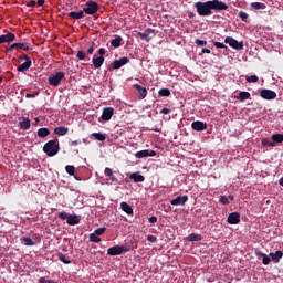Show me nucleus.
<instances>
[{
    "label": "nucleus",
    "instance_id": "nucleus-52",
    "mask_svg": "<svg viewBox=\"0 0 283 283\" xmlns=\"http://www.w3.org/2000/svg\"><path fill=\"white\" fill-rule=\"evenodd\" d=\"M97 54L99 56H105V54H107V51L105 50V48H101L98 51H97Z\"/></svg>",
    "mask_w": 283,
    "mask_h": 283
},
{
    "label": "nucleus",
    "instance_id": "nucleus-21",
    "mask_svg": "<svg viewBox=\"0 0 283 283\" xmlns=\"http://www.w3.org/2000/svg\"><path fill=\"white\" fill-rule=\"evenodd\" d=\"M32 67V60H24L20 66H18V72H28Z\"/></svg>",
    "mask_w": 283,
    "mask_h": 283
},
{
    "label": "nucleus",
    "instance_id": "nucleus-20",
    "mask_svg": "<svg viewBox=\"0 0 283 283\" xmlns=\"http://www.w3.org/2000/svg\"><path fill=\"white\" fill-rule=\"evenodd\" d=\"M270 258H271L272 262H274V264H277V263H280V260H282V258H283V252L280 250L274 253L271 252Z\"/></svg>",
    "mask_w": 283,
    "mask_h": 283
},
{
    "label": "nucleus",
    "instance_id": "nucleus-27",
    "mask_svg": "<svg viewBox=\"0 0 283 283\" xmlns=\"http://www.w3.org/2000/svg\"><path fill=\"white\" fill-rule=\"evenodd\" d=\"M202 240V237L197 233H191L187 237L188 242H200Z\"/></svg>",
    "mask_w": 283,
    "mask_h": 283
},
{
    "label": "nucleus",
    "instance_id": "nucleus-47",
    "mask_svg": "<svg viewBox=\"0 0 283 283\" xmlns=\"http://www.w3.org/2000/svg\"><path fill=\"white\" fill-rule=\"evenodd\" d=\"M195 43H196V45H199L200 48L207 45V41L200 40V39H196Z\"/></svg>",
    "mask_w": 283,
    "mask_h": 283
},
{
    "label": "nucleus",
    "instance_id": "nucleus-23",
    "mask_svg": "<svg viewBox=\"0 0 283 283\" xmlns=\"http://www.w3.org/2000/svg\"><path fill=\"white\" fill-rule=\"evenodd\" d=\"M70 19H74L75 21H78V19H85V12L82 10L80 12L71 11L69 13Z\"/></svg>",
    "mask_w": 283,
    "mask_h": 283
},
{
    "label": "nucleus",
    "instance_id": "nucleus-63",
    "mask_svg": "<svg viewBox=\"0 0 283 283\" xmlns=\"http://www.w3.org/2000/svg\"><path fill=\"white\" fill-rule=\"evenodd\" d=\"M279 185L283 187V177L279 180Z\"/></svg>",
    "mask_w": 283,
    "mask_h": 283
},
{
    "label": "nucleus",
    "instance_id": "nucleus-46",
    "mask_svg": "<svg viewBox=\"0 0 283 283\" xmlns=\"http://www.w3.org/2000/svg\"><path fill=\"white\" fill-rule=\"evenodd\" d=\"M14 48H17V43H13L10 46H7L6 54H11V52L14 51Z\"/></svg>",
    "mask_w": 283,
    "mask_h": 283
},
{
    "label": "nucleus",
    "instance_id": "nucleus-29",
    "mask_svg": "<svg viewBox=\"0 0 283 283\" xmlns=\"http://www.w3.org/2000/svg\"><path fill=\"white\" fill-rule=\"evenodd\" d=\"M49 134H50V129L49 128H40V129H38L39 138H48Z\"/></svg>",
    "mask_w": 283,
    "mask_h": 283
},
{
    "label": "nucleus",
    "instance_id": "nucleus-1",
    "mask_svg": "<svg viewBox=\"0 0 283 283\" xmlns=\"http://www.w3.org/2000/svg\"><path fill=\"white\" fill-rule=\"evenodd\" d=\"M197 14L199 17H211L214 12H220L222 10H229V6L220 0H209L206 2L198 1L195 3Z\"/></svg>",
    "mask_w": 283,
    "mask_h": 283
},
{
    "label": "nucleus",
    "instance_id": "nucleus-40",
    "mask_svg": "<svg viewBox=\"0 0 283 283\" xmlns=\"http://www.w3.org/2000/svg\"><path fill=\"white\" fill-rule=\"evenodd\" d=\"M92 136H94V138L99 142H104L106 139L105 135L102 133H93Z\"/></svg>",
    "mask_w": 283,
    "mask_h": 283
},
{
    "label": "nucleus",
    "instance_id": "nucleus-7",
    "mask_svg": "<svg viewBox=\"0 0 283 283\" xmlns=\"http://www.w3.org/2000/svg\"><path fill=\"white\" fill-rule=\"evenodd\" d=\"M137 34L143 41H147V43H149L151 41V39H154V36L156 34V30L155 29H146L144 33L138 32Z\"/></svg>",
    "mask_w": 283,
    "mask_h": 283
},
{
    "label": "nucleus",
    "instance_id": "nucleus-6",
    "mask_svg": "<svg viewBox=\"0 0 283 283\" xmlns=\"http://www.w3.org/2000/svg\"><path fill=\"white\" fill-rule=\"evenodd\" d=\"M224 43H228V45H230V48H233V50H244V42H239L232 36H227L224 39Z\"/></svg>",
    "mask_w": 283,
    "mask_h": 283
},
{
    "label": "nucleus",
    "instance_id": "nucleus-33",
    "mask_svg": "<svg viewBox=\"0 0 283 283\" xmlns=\"http://www.w3.org/2000/svg\"><path fill=\"white\" fill-rule=\"evenodd\" d=\"M158 96L169 97V96H171V91H169V88H161V90L158 91Z\"/></svg>",
    "mask_w": 283,
    "mask_h": 283
},
{
    "label": "nucleus",
    "instance_id": "nucleus-24",
    "mask_svg": "<svg viewBox=\"0 0 283 283\" xmlns=\"http://www.w3.org/2000/svg\"><path fill=\"white\" fill-rule=\"evenodd\" d=\"M120 209L128 216H134V209L132 208V206H129V203L123 201L120 203Z\"/></svg>",
    "mask_w": 283,
    "mask_h": 283
},
{
    "label": "nucleus",
    "instance_id": "nucleus-13",
    "mask_svg": "<svg viewBox=\"0 0 283 283\" xmlns=\"http://www.w3.org/2000/svg\"><path fill=\"white\" fill-rule=\"evenodd\" d=\"M112 116H114V108L113 107H106L102 112V120L107 123L108 120H112Z\"/></svg>",
    "mask_w": 283,
    "mask_h": 283
},
{
    "label": "nucleus",
    "instance_id": "nucleus-41",
    "mask_svg": "<svg viewBox=\"0 0 283 283\" xmlns=\"http://www.w3.org/2000/svg\"><path fill=\"white\" fill-rule=\"evenodd\" d=\"M90 242H95L96 244H98V242H101V238L94 233H91L88 237Z\"/></svg>",
    "mask_w": 283,
    "mask_h": 283
},
{
    "label": "nucleus",
    "instance_id": "nucleus-64",
    "mask_svg": "<svg viewBox=\"0 0 283 283\" xmlns=\"http://www.w3.org/2000/svg\"><path fill=\"white\" fill-rule=\"evenodd\" d=\"M46 283H59V282H56L54 280H48Z\"/></svg>",
    "mask_w": 283,
    "mask_h": 283
},
{
    "label": "nucleus",
    "instance_id": "nucleus-4",
    "mask_svg": "<svg viewBox=\"0 0 283 283\" xmlns=\"http://www.w3.org/2000/svg\"><path fill=\"white\" fill-rule=\"evenodd\" d=\"M98 10H101V6H98L97 2L94 0L87 1L85 4V8H83V12L85 14H91V15L96 14Z\"/></svg>",
    "mask_w": 283,
    "mask_h": 283
},
{
    "label": "nucleus",
    "instance_id": "nucleus-30",
    "mask_svg": "<svg viewBox=\"0 0 283 283\" xmlns=\"http://www.w3.org/2000/svg\"><path fill=\"white\" fill-rule=\"evenodd\" d=\"M120 43H123V38L119 35L111 41V45H113V48H120Z\"/></svg>",
    "mask_w": 283,
    "mask_h": 283
},
{
    "label": "nucleus",
    "instance_id": "nucleus-15",
    "mask_svg": "<svg viewBox=\"0 0 283 283\" xmlns=\"http://www.w3.org/2000/svg\"><path fill=\"white\" fill-rule=\"evenodd\" d=\"M189 200L188 196H179L170 201V205L172 207H178V206H185V203Z\"/></svg>",
    "mask_w": 283,
    "mask_h": 283
},
{
    "label": "nucleus",
    "instance_id": "nucleus-58",
    "mask_svg": "<svg viewBox=\"0 0 283 283\" xmlns=\"http://www.w3.org/2000/svg\"><path fill=\"white\" fill-rule=\"evenodd\" d=\"M160 114H164V115L171 114V109H169V108H163V109L160 111Z\"/></svg>",
    "mask_w": 283,
    "mask_h": 283
},
{
    "label": "nucleus",
    "instance_id": "nucleus-10",
    "mask_svg": "<svg viewBox=\"0 0 283 283\" xmlns=\"http://www.w3.org/2000/svg\"><path fill=\"white\" fill-rule=\"evenodd\" d=\"M254 255L258 258V260H260V258H263L262 264H264L265 266H269V264H271L272 259H271L270 254L268 255L266 253H264L260 250H255Z\"/></svg>",
    "mask_w": 283,
    "mask_h": 283
},
{
    "label": "nucleus",
    "instance_id": "nucleus-42",
    "mask_svg": "<svg viewBox=\"0 0 283 283\" xmlns=\"http://www.w3.org/2000/svg\"><path fill=\"white\" fill-rule=\"evenodd\" d=\"M65 171H66V174H69V176H74V171H76V168H74V166H72V165H67L65 167Z\"/></svg>",
    "mask_w": 283,
    "mask_h": 283
},
{
    "label": "nucleus",
    "instance_id": "nucleus-16",
    "mask_svg": "<svg viewBox=\"0 0 283 283\" xmlns=\"http://www.w3.org/2000/svg\"><path fill=\"white\" fill-rule=\"evenodd\" d=\"M92 63L95 70H99V67H103V63H105V57L98 56V54H95L92 59Z\"/></svg>",
    "mask_w": 283,
    "mask_h": 283
},
{
    "label": "nucleus",
    "instance_id": "nucleus-50",
    "mask_svg": "<svg viewBox=\"0 0 283 283\" xmlns=\"http://www.w3.org/2000/svg\"><path fill=\"white\" fill-rule=\"evenodd\" d=\"M104 174H105V176H107V177L109 178V177H112V175H113L114 172L112 171V168L106 167L105 170H104Z\"/></svg>",
    "mask_w": 283,
    "mask_h": 283
},
{
    "label": "nucleus",
    "instance_id": "nucleus-55",
    "mask_svg": "<svg viewBox=\"0 0 283 283\" xmlns=\"http://www.w3.org/2000/svg\"><path fill=\"white\" fill-rule=\"evenodd\" d=\"M87 54H88V55L94 54V42H93L92 45L87 49Z\"/></svg>",
    "mask_w": 283,
    "mask_h": 283
},
{
    "label": "nucleus",
    "instance_id": "nucleus-34",
    "mask_svg": "<svg viewBox=\"0 0 283 283\" xmlns=\"http://www.w3.org/2000/svg\"><path fill=\"white\" fill-rule=\"evenodd\" d=\"M18 50H23L24 52H28L30 50V45L28 43H15Z\"/></svg>",
    "mask_w": 283,
    "mask_h": 283
},
{
    "label": "nucleus",
    "instance_id": "nucleus-32",
    "mask_svg": "<svg viewBox=\"0 0 283 283\" xmlns=\"http://www.w3.org/2000/svg\"><path fill=\"white\" fill-rule=\"evenodd\" d=\"M251 8H253L254 10H265L266 4H264L262 2H252Z\"/></svg>",
    "mask_w": 283,
    "mask_h": 283
},
{
    "label": "nucleus",
    "instance_id": "nucleus-3",
    "mask_svg": "<svg viewBox=\"0 0 283 283\" xmlns=\"http://www.w3.org/2000/svg\"><path fill=\"white\" fill-rule=\"evenodd\" d=\"M63 78H65V73L63 71L56 72L55 74L49 76V85H52L53 87H59Z\"/></svg>",
    "mask_w": 283,
    "mask_h": 283
},
{
    "label": "nucleus",
    "instance_id": "nucleus-48",
    "mask_svg": "<svg viewBox=\"0 0 283 283\" xmlns=\"http://www.w3.org/2000/svg\"><path fill=\"white\" fill-rule=\"evenodd\" d=\"M216 48H220L221 50H227V45L222 42H213Z\"/></svg>",
    "mask_w": 283,
    "mask_h": 283
},
{
    "label": "nucleus",
    "instance_id": "nucleus-39",
    "mask_svg": "<svg viewBox=\"0 0 283 283\" xmlns=\"http://www.w3.org/2000/svg\"><path fill=\"white\" fill-rule=\"evenodd\" d=\"M76 57L78 59V61H85V59H87V54L85 53V51L80 50L77 51Z\"/></svg>",
    "mask_w": 283,
    "mask_h": 283
},
{
    "label": "nucleus",
    "instance_id": "nucleus-18",
    "mask_svg": "<svg viewBox=\"0 0 283 283\" xmlns=\"http://www.w3.org/2000/svg\"><path fill=\"white\" fill-rule=\"evenodd\" d=\"M191 127L195 132H205L207 129V123L197 120L191 124Z\"/></svg>",
    "mask_w": 283,
    "mask_h": 283
},
{
    "label": "nucleus",
    "instance_id": "nucleus-2",
    "mask_svg": "<svg viewBox=\"0 0 283 283\" xmlns=\"http://www.w3.org/2000/svg\"><path fill=\"white\" fill-rule=\"evenodd\" d=\"M61 150V146L59 145V140L56 139H51L43 146V151L49 156V158H52L59 154Z\"/></svg>",
    "mask_w": 283,
    "mask_h": 283
},
{
    "label": "nucleus",
    "instance_id": "nucleus-26",
    "mask_svg": "<svg viewBox=\"0 0 283 283\" xmlns=\"http://www.w3.org/2000/svg\"><path fill=\"white\" fill-rule=\"evenodd\" d=\"M129 178L130 180H134V182H145V176L136 172L132 174Z\"/></svg>",
    "mask_w": 283,
    "mask_h": 283
},
{
    "label": "nucleus",
    "instance_id": "nucleus-61",
    "mask_svg": "<svg viewBox=\"0 0 283 283\" xmlns=\"http://www.w3.org/2000/svg\"><path fill=\"white\" fill-rule=\"evenodd\" d=\"M81 144V142H78V140H73L72 143H71V145L73 146V147H76V145H80Z\"/></svg>",
    "mask_w": 283,
    "mask_h": 283
},
{
    "label": "nucleus",
    "instance_id": "nucleus-53",
    "mask_svg": "<svg viewBox=\"0 0 283 283\" xmlns=\"http://www.w3.org/2000/svg\"><path fill=\"white\" fill-rule=\"evenodd\" d=\"M27 7H28V8H36V1H33V0L29 1V2L27 3Z\"/></svg>",
    "mask_w": 283,
    "mask_h": 283
},
{
    "label": "nucleus",
    "instance_id": "nucleus-57",
    "mask_svg": "<svg viewBox=\"0 0 283 283\" xmlns=\"http://www.w3.org/2000/svg\"><path fill=\"white\" fill-rule=\"evenodd\" d=\"M147 240H148V242H156V240H157V238L156 237H154V235H151V234H149L148 237H147Z\"/></svg>",
    "mask_w": 283,
    "mask_h": 283
},
{
    "label": "nucleus",
    "instance_id": "nucleus-49",
    "mask_svg": "<svg viewBox=\"0 0 283 283\" xmlns=\"http://www.w3.org/2000/svg\"><path fill=\"white\" fill-rule=\"evenodd\" d=\"M19 61H32L28 54L23 53L22 55H19Z\"/></svg>",
    "mask_w": 283,
    "mask_h": 283
},
{
    "label": "nucleus",
    "instance_id": "nucleus-60",
    "mask_svg": "<svg viewBox=\"0 0 283 283\" xmlns=\"http://www.w3.org/2000/svg\"><path fill=\"white\" fill-rule=\"evenodd\" d=\"M202 54H211V50L210 49H202Z\"/></svg>",
    "mask_w": 283,
    "mask_h": 283
},
{
    "label": "nucleus",
    "instance_id": "nucleus-17",
    "mask_svg": "<svg viewBox=\"0 0 283 283\" xmlns=\"http://www.w3.org/2000/svg\"><path fill=\"white\" fill-rule=\"evenodd\" d=\"M228 224H240V213L231 212L228 216Z\"/></svg>",
    "mask_w": 283,
    "mask_h": 283
},
{
    "label": "nucleus",
    "instance_id": "nucleus-25",
    "mask_svg": "<svg viewBox=\"0 0 283 283\" xmlns=\"http://www.w3.org/2000/svg\"><path fill=\"white\" fill-rule=\"evenodd\" d=\"M69 132H70V129L67 127H63V126L56 127L54 129V134H56V136H65Z\"/></svg>",
    "mask_w": 283,
    "mask_h": 283
},
{
    "label": "nucleus",
    "instance_id": "nucleus-14",
    "mask_svg": "<svg viewBox=\"0 0 283 283\" xmlns=\"http://www.w3.org/2000/svg\"><path fill=\"white\" fill-rule=\"evenodd\" d=\"M129 63V60L127 57H120L119 60H115L112 63L113 70H120L124 65H127Z\"/></svg>",
    "mask_w": 283,
    "mask_h": 283
},
{
    "label": "nucleus",
    "instance_id": "nucleus-56",
    "mask_svg": "<svg viewBox=\"0 0 283 283\" xmlns=\"http://www.w3.org/2000/svg\"><path fill=\"white\" fill-rule=\"evenodd\" d=\"M150 224H155V222H158V218L156 216L150 217L149 219Z\"/></svg>",
    "mask_w": 283,
    "mask_h": 283
},
{
    "label": "nucleus",
    "instance_id": "nucleus-35",
    "mask_svg": "<svg viewBox=\"0 0 283 283\" xmlns=\"http://www.w3.org/2000/svg\"><path fill=\"white\" fill-rule=\"evenodd\" d=\"M272 140L275 143H283V134H274L272 135Z\"/></svg>",
    "mask_w": 283,
    "mask_h": 283
},
{
    "label": "nucleus",
    "instance_id": "nucleus-9",
    "mask_svg": "<svg viewBox=\"0 0 283 283\" xmlns=\"http://www.w3.org/2000/svg\"><path fill=\"white\" fill-rule=\"evenodd\" d=\"M14 41H17V35L12 32L0 35V45H2V43H14Z\"/></svg>",
    "mask_w": 283,
    "mask_h": 283
},
{
    "label": "nucleus",
    "instance_id": "nucleus-19",
    "mask_svg": "<svg viewBox=\"0 0 283 283\" xmlns=\"http://www.w3.org/2000/svg\"><path fill=\"white\" fill-rule=\"evenodd\" d=\"M19 120L20 129H24L25 132H28V129H30V118L21 117Z\"/></svg>",
    "mask_w": 283,
    "mask_h": 283
},
{
    "label": "nucleus",
    "instance_id": "nucleus-62",
    "mask_svg": "<svg viewBox=\"0 0 283 283\" xmlns=\"http://www.w3.org/2000/svg\"><path fill=\"white\" fill-rule=\"evenodd\" d=\"M39 282L40 283H45V282H48V280H45V277H40Z\"/></svg>",
    "mask_w": 283,
    "mask_h": 283
},
{
    "label": "nucleus",
    "instance_id": "nucleus-45",
    "mask_svg": "<svg viewBox=\"0 0 283 283\" xmlns=\"http://www.w3.org/2000/svg\"><path fill=\"white\" fill-rule=\"evenodd\" d=\"M57 217H59L61 220H69L70 214H67V212H59Z\"/></svg>",
    "mask_w": 283,
    "mask_h": 283
},
{
    "label": "nucleus",
    "instance_id": "nucleus-28",
    "mask_svg": "<svg viewBox=\"0 0 283 283\" xmlns=\"http://www.w3.org/2000/svg\"><path fill=\"white\" fill-rule=\"evenodd\" d=\"M237 98L241 101V103L244 101H249L251 98V93L242 91L239 93V96Z\"/></svg>",
    "mask_w": 283,
    "mask_h": 283
},
{
    "label": "nucleus",
    "instance_id": "nucleus-38",
    "mask_svg": "<svg viewBox=\"0 0 283 283\" xmlns=\"http://www.w3.org/2000/svg\"><path fill=\"white\" fill-rule=\"evenodd\" d=\"M57 258H59L60 262H63V264H72V261H71V260H67V259L65 258V254H63V253H59V254H57Z\"/></svg>",
    "mask_w": 283,
    "mask_h": 283
},
{
    "label": "nucleus",
    "instance_id": "nucleus-31",
    "mask_svg": "<svg viewBox=\"0 0 283 283\" xmlns=\"http://www.w3.org/2000/svg\"><path fill=\"white\" fill-rule=\"evenodd\" d=\"M22 243L24 244V247H34V241L32 240V238L30 237H23L21 239Z\"/></svg>",
    "mask_w": 283,
    "mask_h": 283
},
{
    "label": "nucleus",
    "instance_id": "nucleus-44",
    "mask_svg": "<svg viewBox=\"0 0 283 283\" xmlns=\"http://www.w3.org/2000/svg\"><path fill=\"white\" fill-rule=\"evenodd\" d=\"M239 17H240L241 21H247V19H249V13H247L244 11H240Z\"/></svg>",
    "mask_w": 283,
    "mask_h": 283
},
{
    "label": "nucleus",
    "instance_id": "nucleus-11",
    "mask_svg": "<svg viewBox=\"0 0 283 283\" xmlns=\"http://www.w3.org/2000/svg\"><path fill=\"white\" fill-rule=\"evenodd\" d=\"M154 156H156V151L149 149L140 150L135 154V158H154Z\"/></svg>",
    "mask_w": 283,
    "mask_h": 283
},
{
    "label": "nucleus",
    "instance_id": "nucleus-12",
    "mask_svg": "<svg viewBox=\"0 0 283 283\" xmlns=\"http://www.w3.org/2000/svg\"><path fill=\"white\" fill-rule=\"evenodd\" d=\"M134 90L138 92V99L143 101L147 98V88L143 87L140 84H134L133 85Z\"/></svg>",
    "mask_w": 283,
    "mask_h": 283
},
{
    "label": "nucleus",
    "instance_id": "nucleus-5",
    "mask_svg": "<svg viewBox=\"0 0 283 283\" xmlns=\"http://www.w3.org/2000/svg\"><path fill=\"white\" fill-rule=\"evenodd\" d=\"M127 251H129V249L125 245H114L108 248L107 255H123V253H127Z\"/></svg>",
    "mask_w": 283,
    "mask_h": 283
},
{
    "label": "nucleus",
    "instance_id": "nucleus-8",
    "mask_svg": "<svg viewBox=\"0 0 283 283\" xmlns=\"http://www.w3.org/2000/svg\"><path fill=\"white\" fill-rule=\"evenodd\" d=\"M261 98H264L265 101H275L277 98V93H275L272 90L263 88L260 92Z\"/></svg>",
    "mask_w": 283,
    "mask_h": 283
},
{
    "label": "nucleus",
    "instance_id": "nucleus-37",
    "mask_svg": "<svg viewBox=\"0 0 283 283\" xmlns=\"http://www.w3.org/2000/svg\"><path fill=\"white\" fill-rule=\"evenodd\" d=\"M263 147H275V142H271L269 138L262 139Z\"/></svg>",
    "mask_w": 283,
    "mask_h": 283
},
{
    "label": "nucleus",
    "instance_id": "nucleus-51",
    "mask_svg": "<svg viewBox=\"0 0 283 283\" xmlns=\"http://www.w3.org/2000/svg\"><path fill=\"white\" fill-rule=\"evenodd\" d=\"M220 202H221V205H229V198H227L226 196H221Z\"/></svg>",
    "mask_w": 283,
    "mask_h": 283
},
{
    "label": "nucleus",
    "instance_id": "nucleus-54",
    "mask_svg": "<svg viewBox=\"0 0 283 283\" xmlns=\"http://www.w3.org/2000/svg\"><path fill=\"white\" fill-rule=\"evenodd\" d=\"M38 95H39V93H35V94L27 93L25 98H36Z\"/></svg>",
    "mask_w": 283,
    "mask_h": 283
},
{
    "label": "nucleus",
    "instance_id": "nucleus-43",
    "mask_svg": "<svg viewBox=\"0 0 283 283\" xmlns=\"http://www.w3.org/2000/svg\"><path fill=\"white\" fill-rule=\"evenodd\" d=\"M105 231H107V228H98V229H96L94 232H93V234H95V235H103V233H105Z\"/></svg>",
    "mask_w": 283,
    "mask_h": 283
},
{
    "label": "nucleus",
    "instance_id": "nucleus-36",
    "mask_svg": "<svg viewBox=\"0 0 283 283\" xmlns=\"http://www.w3.org/2000/svg\"><path fill=\"white\" fill-rule=\"evenodd\" d=\"M247 83H258L260 81V77L258 75H250L245 77Z\"/></svg>",
    "mask_w": 283,
    "mask_h": 283
},
{
    "label": "nucleus",
    "instance_id": "nucleus-22",
    "mask_svg": "<svg viewBox=\"0 0 283 283\" xmlns=\"http://www.w3.org/2000/svg\"><path fill=\"white\" fill-rule=\"evenodd\" d=\"M66 222L70 224V227H74L76 224H81V219L76 214H70Z\"/></svg>",
    "mask_w": 283,
    "mask_h": 283
},
{
    "label": "nucleus",
    "instance_id": "nucleus-59",
    "mask_svg": "<svg viewBox=\"0 0 283 283\" xmlns=\"http://www.w3.org/2000/svg\"><path fill=\"white\" fill-rule=\"evenodd\" d=\"M36 4L41 8L42 6H45V0H38Z\"/></svg>",
    "mask_w": 283,
    "mask_h": 283
}]
</instances>
